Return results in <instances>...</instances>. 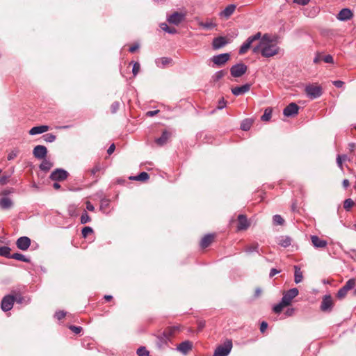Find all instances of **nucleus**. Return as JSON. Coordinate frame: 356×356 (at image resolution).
Segmentation results:
<instances>
[{"label":"nucleus","mask_w":356,"mask_h":356,"mask_svg":"<svg viewBox=\"0 0 356 356\" xmlns=\"http://www.w3.org/2000/svg\"><path fill=\"white\" fill-rule=\"evenodd\" d=\"M256 40H259V43L252 48L254 54L261 53V56L266 58L272 57L278 54L279 47L277 44L273 43L271 36L268 33L262 35L261 32H257L254 35L248 37L240 47L238 54L240 55L245 54Z\"/></svg>","instance_id":"obj_1"},{"label":"nucleus","mask_w":356,"mask_h":356,"mask_svg":"<svg viewBox=\"0 0 356 356\" xmlns=\"http://www.w3.org/2000/svg\"><path fill=\"white\" fill-rule=\"evenodd\" d=\"M298 295V290L297 288H293L283 293L281 301L274 305L273 310L276 314H280L284 307L291 305L293 298Z\"/></svg>","instance_id":"obj_2"},{"label":"nucleus","mask_w":356,"mask_h":356,"mask_svg":"<svg viewBox=\"0 0 356 356\" xmlns=\"http://www.w3.org/2000/svg\"><path fill=\"white\" fill-rule=\"evenodd\" d=\"M232 346V341L227 339L223 344L216 348L213 356H227L231 352Z\"/></svg>","instance_id":"obj_3"},{"label":"nucleus","mask_w":356,"mask_h":356,"mask_svg":"<svg viewBox=\"0 0 356 356\" xmlns=\"http://www.w3.org/2000/svg\"><path fill=\"white\" fill-rule=\"evenodd\" d=\"M322 87L318 85L309 84L305 87V91L307 96L311 99L320 97L323 93Z\"/></svg>","instance_id":"obj_4"},{"label":"nucleus","mask_w":356,"mask_h":356,"mask_svg":"<svg viewBox=\"0 0 356 356\" xmlns=\"http://www.w3.org/2000/svg\"><path fill=\"white\" fill-rule=\"evenodd\" d=\"M247 70V65L244 63H239L231 67L230 73L233 77L238 78L243 76L246 72Z\"/></svg>","instance_id":"obj_5"},{"label":"nucleus","mask_w":356,"mask_h":356,"mask_svg":"<svg viewBox=\"0 0 356 356\" xmlns=\"http://www.w3.org/2000/svg\"><path fill=\"white\" fill-rule=\"evenodd\" d=\"M68 175L69 173L66 170L62 168H57L51 173L49 178L53 181H62L65 180Z\"/></svg>","instance_id":"obj_6"},{"label":"nucleus","mask_w":356,"mask_h":356,"mask_svg":"<svg viewBox=\"0 0 356 356\" xmlns=\"http://www.w3.org/2000/svg\"><path fill=\"white\" fill-rule=\"evenodd\" d=\"M230 59V54L229 53H223L213 56L211 60L218 67H221L225 65Z\"/></svg>","instance_id":"obj_7"},{"label":"nucleus","mask_w":356,"mask_h":356,"mask_svg":"<svg viewBox=\"0 0 356 356\" xmlns=\"http://www.w3.org/2000/svg\"><path fill=\"white\" fill-rule=\"evenodd\" d=\"M15 302V298H13V295L9 294L4 296L1 300V307L3 312L10 311Z\"/></svg>","instance_id":"obj_8"},{"label":"nucleus","mask_w":356,"mask_h":356,"mask_svg":"<svg viewBox=\"0 0 356 356\" xmlns=\"http://www.w3.org/2000/svg\"><path fill=\"white\" fill-rule=\"evenodd\" d=\"M185 17L186 15L184 13L175 12L168 16L167 20L170 24L177 26L184 20Z\"/></svg>","instance_id":"obj_9"},{"label":"nucleus","mask_w":356,"mask_h":356,"mask_svg":"<svg viewBox=\"0 0 356 356\" xmlns=\"http://www.w3.org/2000/svg\"><path fill=\"white\" fill-rule=\"evenodd\" d=\"M333 308V300L330 295H326L323 298L321 304V310L323 312H330Z\"/></svg>","instance_id":"obj_10"},{"label":"nucleus","mask_w":356,"mask_h":356,"mask_svg":"<svg viewBox=\"0 0 356 356\" xmlns=\"http://www.w3.org/2000/svg\"><path fill=\"white\" fill-rule=\"evenodd\" d=\"M229 43V40H227L225 37L218 36L213 39L212 48L214 50H218L222 48Z\"/></svg>","instance_id":"obj_11"},{"label":"nucleus","mask_w":356,"mask_h":356,"mask_svg":"<svg viewBox=\"0 0 356 356\" xmlns=\"http://www.w3.org/2000/svg\"><path fill=\"white\" fill-rule=\"evenodd\" d=\"M47 149L44 145H36L33 150V154L38 159H46L47 154Z\"/></svg>","instance_id":"obj_12"},{"label":"nucleus","mask_w":356,"mask_h":356,"mask_svg":"<svg viewBox=\"0 0 356 356\" xmlns=\"http://www.w3.org/2000/svg\"><path fill=\"white\" fill-rule=\"evenodd\" d=\"M299 106L296 103H290L283 110V114L286 117H291L298 113Z\"/></svg>","instance_id":"obj_13"},{"label":"nucleus","mask_w":356,"mask_h":356,"mask_svg":"<svg viewBox=\"0 0 356 356\" xmlns=\"http://www.w3.org/2000/svg\"><path fill=\"white\" fill-rule=\"evenodd\" d=\"M16 245L19 250L25 251L31 245V239L27 236H21L17 240Z\"/></svg>","instance_id":"obj_14"},{"label":"nucleus","mask_w":356,"mask_h":356,"mask_svg":"<svg viewBox=\"0 0 356 356\" xmlns=\"http://www.w3.org/2000/svg\"><path fill=\"white\" fill-rule=\"evenodd\" d=\"M236 8L235 4H229L224 10L220 11L218 14L219 17L224 19H229L232 15L234 13Z\"/></svg>","instance_id":"obj_15"},{"label":"nucleus","mask_w":356,"mask_h":356,"mask_svg":"<svg viewBox=\"0 0 356 356\" xmlns=\"http://www.w3.org/2000/svg\"><path fill=\"white\" fill-rule=\"evenodd\" d=\"M251 85L245 83L241 86H236L232 88V92L235 96H239L248 92L250 89Z\"/></svg>","instance_id":"obj_16"},{"label":"nucleus","mask_w":356,"mask_h":356,"mask_svg":"<svg viewBox=\"0 0 356 356\" xmlns=\"http://www.w3.org/2000/svg\"><path fill=\"white\" fill-rule=\"evenodd\" d=\"M353 13L349 8L341 9L337 15V18L340 21H347L353 17Z\"/></svg>","instance_id":"obj_17"},{"label":"nucleus","mask_w":356,"mask_h":356,"mask_svg":"<svg viewBox=\"0 0 356 356\" xmlns=\"http://www.w3.org/2000/svg\"><path fill=\"white\" fill-rule=\"evenodd\" d=\"M311 241L314 247L316 248H323L327 245L325 240L320 238L318 236L314 235L311 236Z\"/></svg>","instance_id":"obj_18"},{"label":"nucleus","mask_w":356,"mask_h":356,"mask_svg":"<svg viewBox=\"0 0 356 356\" xmlns=\"http://www.w3.org/2000/svg\"><path fill=\"white\" fill-rule=\"evenodd\" d=\"M238 226H237L238 230H245L249 227L250 223L248 222V219L245 216H244L243 214L238 215Z\"/></svg>","instance_id":"obj_19"},{"label":"nucleus","mask_w":356,"mask_h":356,"mask_svg":"<svg viewBox=\"0 0 356 356\" xmlns=\"http://www.w3.org/2000/svg\"><path fill=\"white\" fill-rule=\"evenodd\" d=\"M192 343L189 341L181 342L177 348V350L183 354H187L192 349Z\"/></svg>","instance_id":"obj_20"},{"label":"nucleus","mask_w":356,"mask_h":356,"mask_svg":"<svg viewBox=\"0 0 356 356\" xmlns=\"http://www.w3.org/2000/svg\"><path fill=\"white\" fill-rule=\"evenodd\" d=\"M13 206V200L8 197H3L0 199V207L2 209L7 210Z\"/></svg>","instance_id":"obj_21"},{"label":"nucleus","mask_w":356,"mask_h":356,"mask_svg":"<svg viewBox=\"0 0 356 356\" xmlns=\"http://www.w3.org/2000/svg\"><path fill=\"white\" fill-rule=\"evenodd\" d=\"M49 126L47 125H41L33 127L29 131V134L31 135H36L44 133L49 130Z\"/></svg>","instance_id":"obj_22"},{"label":"nucleus","mask_w":356,"mask_h":356,"mask_svg":"<svg viewBox=\"0 0 356 356\" xmlns=\"http://www.w3.org/2000/svg\"><path fill=\"white\" fill-rule=\"evenodd\" d=\"M292 239L289 236H281L277 239V243L283 248H287L291 245Z\"/></svg>","instance_id":"obj_23"},{"label":"nucleus","mask_w":356,"mask_h":356,"mask_svg":"<svg viewBox=\"0 0 356 356\" xmlns=\"http://www.w3.org/2000/svg\"><path fill=\"white\" fill-rule=\"evenodd\" d=\"M170 136V133L169 131L165 130L162 132L161 136L155 140V142L157 145L162 146L166 143V142L168 141Z\"/></svg>","instance_id":"obj_24"},{"label":"nucleus","mask_w":356,"mask_h":356,"mask_svg":"<svg viewBox=\"0 0 356 356\" xmlns=\"http://www.w3.org/2000/svg\"><path fill=\"white\" fill-rule=\"evenodd\" d=\"M213 238H214L213 234H206L200 241L201 248H205L208 247L213 241Z\"/></svg>","instance_id":"obj_25"},{"label":"nucleus","mask_w":356,"mask_h":356,"mask_svg":"<svg viewBox=\"0 0 356 356\" xmlns=\"http://www.w3.org/2000/svg\"><path fill=\"white\" fill-rule=\"evenodd\" d=\"M294 282L296 284L300 283L303 280L302 272L298 266H294Z\"/></svg>","instance_id":"obj_26"},{"label":"nucleus","mask_w":356,"mask_h":356,"mask_svg":"<svg viewBox=\"0 0 356 356\" xmlns=\"http://www.w3.org/2000/svg\"><path fill=\"white\" fill-rule=\"evenodd\" d=\"M52 166H53V163L50 161H49L46 159H42V163L39 165V168L42 171L48 172L52 168Z\"/></svg>","instance_id":"obj_27"},{"label":"nucleus","mask_w":356,"mask_h":356,"mask_svg":"<svg viewBox=\"0 0 356 356\" xmlns=\"http://www.w3.org/2000/svg\"><path fill=\"white\" fill-rule=\"evenodd\" d=\"M172 59L167 57H162L156 60V64L159 67H164L166 65L169 64Z\"/></svg>","instance_id":"obj_28"},{"label":"nucleus","mask_w":356,"mask_h":356,"mask_svg":"<svg viewBox=\"0 0 356 356\" xmlns=\"http://www.w3.org/2000/svg\"><path fill=\"white\" fill-rule=\"evenodd\" d=\"M198 24L200 26L207 30L214 29L216 26V24L214 23L212 20H209L205 22H200Z\"/></svg>","instance_id":"obj_29"},{"label":"nucleus","mask_w":356,"mask_h":356,"mask_svg":"<svg viewBox=\"0 0 356 356\" xmlns=\"http://www.w3.org/2000/svg\"><path fill=\"white\" fill-rule=\"evenodd\" d=\"M13 298H15V302H16L18 304H25L27 305L30 302V299L28 298L27 300L26 298L23 297L19 293H15L13 295Z\"/></svg>","instance_id":"obj_30"},{"label":"nucleus","mask_w":356,"mask_h":356,"mask_svg":"<svg viewBox=\"0 0 356 356\" xmlns=\"http://www.w3.org/2000/svg\"><path fill=\"white\" fill-rule=\"evenodd\" d=\"M10 250L11 249L8 246L0 247V256L11 259L12 254H10Z\"/></svg>","instance_id":"obj_31"},{"label":"nucleus","mask_w":356,"mask_h":356,"mask_svg":"<svg viewBox=\"0 0 356 356\" xmlns=\"http://www.w3.org/2000/svg\"><path fill=\"white\" fill-rule=\"evenodd\" d=\"M11 259H14L18 261H24L26 263H30L31 259L26 257L25 255L21 253H14L12 254Z\"/></svg>","instance_id":"obj_32"},{"label":"nucleus","mask_w":356,"mask_h":356,"mask_svg":"<svg viewBox=\"0 0 356 356\" xmlns=\"http://www.w3.org/2000/svg\"><path fill=\"white\" fill-rule=\"evenodd\" d=\"M149 175L146 172H142L137 176L131 177L130 179L132 180H136V181H146L149 179Z\"/></svg>","instance_id":"obj_33"},{"label":"nucleus","mask_w":356,"mask_h":356,"mask_svg":"<svg viewBox=\"0 0 356 356\" xmlns=\"http://www.w3.org/2000/svg\"><path fill=\"white\" fill-rule=\"evenodd\" d=\"M252 124V120L250 119H245L242 121L241 124V129L243 131H248L251 128Z\"/></svg>","instance_id":"obj_34"},{"label":"nucleus","mask_w":356,"mask_h":356,"mask_svg":"<svg viewBox=\"0 0 356 356\" xmlns=\"http://www.w3.org/2000/svg\"><path fill=\"white\" fill-rule=\"evenodd\" d=\"M160 28L165 32L170 34H175L177 32L175 28L169 27L166 23H161L160 24Z\"/></svg>","instance_id":"obj_35"},{"label":"nucleus","mask_w":356,"mask_h":356,"mask_svg":"<svg viewBox=\"0 0 356 356\" xmlns=\"http://www.w3.org/2000/svg\"><path fill=\"white\" fill-rule=\"evenodd\" d=\"M259 245L258 243H254L251 245H248L245 248V251L248 253H252L253 252H256L259 253Z\"/></svg>","instance_id":"obj_36"},{"label":"nucleus","mask_w":356,"mask_h":356,"mask_svg":"<svg viewBox=\"0 0 356 356\" xmlns=\"http://www.w3.org/2000/svg\"><path fill=\"white\" fill-rule=\"evenodd\" d=\"M177 330V327H173L170 330H165L163 332V337H159V339L161 340L163 339V341L165 343L167 342L168 340H169L170 336L172 335V331L173 330Z\"/></svg>","instance_id":"obj_37"},{"label":"nucleus","mask_w":356,"mask_h":356,"mask_svg":"<svg viewBox=\"0 0 356 356\" xmlns=\"http://www.w3.org/2000/svg\"><path fill=\"white\" fill-rule=\"evenodd\" d=\"M273 224L275 225H282L284 223L283 218L278 214L274 215L273 217Z\"/></svg>","instance_id":"obj_38"},{"label":"nucleus","mask_w":356,"mask_h":356,"mask_svg":"<svg viewBox=\"0 0 356 356\" xmlns=\"http://www.w3.org/2000/svg\"><path fill=\"white\" fill-rule=\"evenodd\" d=\"M110 200L107 198H102L101 200L100 210L103 212H106V210L109 207Z\"/></svg>","instance_id":"obj_39"},{"label":"nucleus","mask_w":356,"mask_h":356,"mask_svg":"<svg viewBox=\"0 0 356 356\" xmlns=\"http://www.w3.org/2000/svg\"><path fill=\"white\" fill-rule=\"evenodd\" d=\"M271 115H272L271 108H267L265 109L264 113L261 117V119L263 121H268L271 118Z\"/></svg>","instance_id":"obj_40"},{"label":"nucleus","mask_w":356,"mask_h":356,"mask_svg":"<svg viewBox=\"0 0 356 356\" xmlns=\"http://www.w3.org/2000/svg\"><path fill=\"white\" fill-rule=\"evenodd\" d=\"M42 138H43V140L47 143H52L56 138V136L51 133L46 134L43 135Z\"/></svg>","instance_id":"obj_41"},{"label":"nucleus","mask_w":356,"mask_h":356,"mask_svg":"<svg viewBox=\"0 0 356 356\" xmlns=\"http://www.w3.org/2000/svg\"><path fill=\"white\" fill-rule=\"evenodd\" d=\"M225 74L223 70L216 72L212 76L213 81L215 82L218 81L225 76Z\"/></svg>","instance_id":"obj_42"},{"label":"nucleus","mask_w":356,"mask_h":356,"mask_svg":"<svg viewBox=\"0 0 356 356\" xmlns=\"http://www.w3.org/2000/svg\"><path fill=\"white\" fill-rule=\"evenodd\" d=\"M354 205V202L352 199H346L343 202V208L346 211H349Z\"/></svg>","instance_id":"obj_43"},{"label":"nucleus","mask_w":356,"mask_h":356,"mask_svg":"<svg viewBox=\"0 0 356 356\" xmlns=\"http://www.w3.org/2000/svg\"><path fill=\"white\" fill-rule=\"evenodd\" d=\"M90 217L88 216V213L86 211H84L81 216V223L86 224L90 222Z\"/></svg>","instance_id":"obj_44"},{"label":"nucleus","mask_w":356,"mask_h":356,"mask_svg":"<svg viewBox=\"0 0 356 356\" xmlns=\"http://www.w3.org/2000/svg\"><path fill=\"white\" fill-rule=\"evenodd\" d=\"M355 285V280L350 279L348 280L345 285L343 286L348 291L352 289Z\"/></svg>","instance_id":"obj_45"},{"label":"nucleus","mask_w":356,"mask_h":356,"mask_svg":"<svg viewBox=\"0 0 356 356\" xmlns=\"http://www.w3.org/2000/svg\"><path fill=\"white\" fill-rule=\"evenodd\" d=\"M137 354L138 356H149V352L144 346H141L138 349Z\"/></svg>","instance_id":"obj_46"},{"label":"nucleus","mask_w":356,"mask_h":356,"mask_svg":"<svg viewBox=\"0 0 356 356\" xmlns=\"http://www.w3.org/2000/svg\"><path fill=\"white\" fill-rule=\"evenodd\" d=\"M103 169V167L101 165L100 163H97L91 170H90V174L91 175L95 176L96 173L99 172Z\"/></svg>","instance_id":"obj_47"},{"label":"nucleus","mask_w":356,"mask_h":356,"mask_svg":"<svg viewBox=\"0 0 356 356\" xmlns=\"http://www.w3.org/2000/svg\"><path fill=\"white\" fill-rule=\"evenodd\" d=\"M226 106H227V102L225 100V99L223 97H222L221 99H220L218 100L216 108L218 110H222L224 108H225Z\"/></svg>","instance_id":"obj_48"},{"label":"nucleus","mask_w":356,"mask_h":356,"mask_svg":"<svg viewBox=\"0 0 356 356\" xmlns=\"http://www.w3.org/2000/svg\"><path fill=\"white\" fill-rule=\"evenodd\" d=\"M93 232V229L90 227H85L81 230L82 236L86 238L88 234Z\"/></svg>","instance_id":"obj_49"},{"label":"nucleus","mask_w":356,"mask_h":356,"mask_svg":"<svg viewBox=\"0 0 356 356\" xmlns=\"http://www.w3.org/2000/svg\"><path fill=\"white\" fill-rule=\"evenodd\" d=\"M19 154V150L17 149H15L12 150L8 155V160L10 161L14 159Z\"/></svg>","instance_id":"obj_50"},{"label":"nucleus","mask_w":356,"mask_h":356,"mask_svg":"<svg viewBox=\"0 0 356 356\" xmlns=\"http://www.w3.org/2000/svg\"><path fill=\"white\" fill-rule=\"evenodd\" d=\"M140 69V65L139 63L136 62L134 63L133 68H132V72L134 76H136L138 73L139 72Z\"/></svg>","instance_id":"obj_51"},{"label":"nucleus","mask_w":356,"mask_h":356,"mask_svg":"<svg viewBox=\"0 0 356 356\" xmlns=\"http://www.w3.org/2000/svg\"><path fill=\"white\" fill-rule=\"evenodd\" d=\"M348 291L344 286H343L338 291V293H337L338 298H344L346 296Z\"/></svg>","instance_id":"obj_52"},{"label":"nucleus","mask_w":356,"mask_h":356,"mask_svg":"<svg viewBox=\"0 0 356 356\" xmlns=\"http://www.w3.org/2000/svg\"><path fill=\"white\" fill-rule=\"evenodd\" d=\"M322 60L326 63H330V64H333L334 63V59H333V57L332 56L328 54V55H326L324 57L322 58Z\"/></svg>","instance_id":"obj_53"},{"label":"nucleus","mask_w":356,"mask_h":356,"mask_svg":"<svg viewBox=\"0 0 356 356\" xmlns=\"http://www.w3.org/2000/svg\"><path fill=\"white\" fill-rule=\"evenodd\" d=\"M120 108V103L118 102H114L111 106V111L113 113L117 112Z\"/></svg>","instance_id":"obj_54"},{"label":"nucleus","mask_w":356,"mask_h":356,"mask_svg":"<svg viewBox=\"0 0 356 356\" xmlns=\"http://www.w3.org/2000/svg\"><path fill=\"white\" fill-rule=\"evenodd\" d=\"M70 329L74 332L75 334H79L81 330H82V327H79V326H75V325H70Z\"/></svg>","instance_id":"obj_55"},{"label":"nucleus","mask_w":356,"mask_h":356,"mask_svg":"<svg viewBox=\"0 0 356 356\" xmlns=\"http://www.w3.org/2000/svg\"><path fill=\"white\" fill-rule=\"evenodd\" d=\"M66 315V313L63 311H58L57 312H56L55 314V317L58 319V320H60L62 318H63Z\"/></svg>","instance_id":"obj_56"},{"label":"nucleus","mask_w":356,"mask_h":356,"mask_svg":"<svg viewBox=\"0 0 356 356\" xmlns=\"http://www.w3.org/2000/svg\"><path fill=\"white\" fill-rule=\"evenodd\" d=\"M343 161H342V156H341V155H338L337 157V165L339 166V168L341 169V170H343Z\"/></svg>","instance_id":"obj_57"},{"label":"nucleus","mask_w":356,"mask_h":356,"mask_svg":"<svg viewBox=\"0 0 356 356\" xmlns=\"http://www.w3.org/2000/svg\"><path fill=\"white\" fill-rule=\"evenodd\" d=\"M310 0H293V2L301 6H305L308 4Z\"/></svg>","instance_id":"obj_58"},{"label":"nucleus","mask_w":356,"mask_h":356,"mask_svg":"<svg viewBox=\"0 0 356 356\" xmlns=\"http://www.w3.org/2000/svg\"><path fill=\"white\" fill-rule=\"evenodd\" d=\"M295 309L293 308H288L285 312V315L286 316H291L294 314Z\"/></svg>","instance_id":"obj_59"},{"label":"nucleus","mask_w":356,"mask_h":356,"mask_svg":"<svg viewBox=\"0 0 356 356\" xmlns=\"http://www.w3.org/2000/svg\"><path fill=\"white\" fill-rule=\"evenodd\" d=\"M268 327V323L265 321H263L260 325V331L264 333Z\"/></svg>","instance_id":"obj_60"},{"label":"nucleus","mask_w":356,"mask_h":356,"mask_svg":"<svg viewBox=\"0 0 356 356\" xmlns=\"http://www.w3.org/2000/svg\"><path fill=\"white\" fill-rule=\"evenodd\" d=\"M280 273V270H277L276 268H272L270 271V273H269V277L271 278L273 277V276H275V275L278 274Z\"/></svg>","instance_id":"obj_61"},{"label":"nucleus","mask_w":356,"mask_h":356,"mask_svg":"<svg viewBox=\"0 0 356 356\" xmlns=\"http://www.w3.org/2000/svg\"><path fill=\"white\" fill-rule=\"evenodd\" d=\"M9 176H2L0 177V184L4 185L8 182Z\"/></svg>","instance_id":"obj_62"},{"label":"nucleus","mask_w":356,"mask_h":356,"mask_svg":"<svg viewBox=\"0 0 356 356\" xmlns=\"http://www.w3.org/2000/svg\"><path fill=\"white\" fill-rule=\"evenodd\" d=\"M321 60H322L321 53L317 52L316 54V56L314 58L313 62H314V63L316 64V63H319Z\"/></svg>","instance_id":"obj_63"},{"label":"nucleus","mask_w":356,"mask_h":356,"mask_svg":"<svg viewBox=\"0 0 356 356\" xmlns=\"http://www.w3.org/2000/svg\"><path fill=\"white\" fill-rule=\"evenodd\" d=\"M343 83H344L342 81H339V80L333 81V85L337 88H341L343 86Z\"/></svg>","instance_id":"obj_64"}]
</instances>
